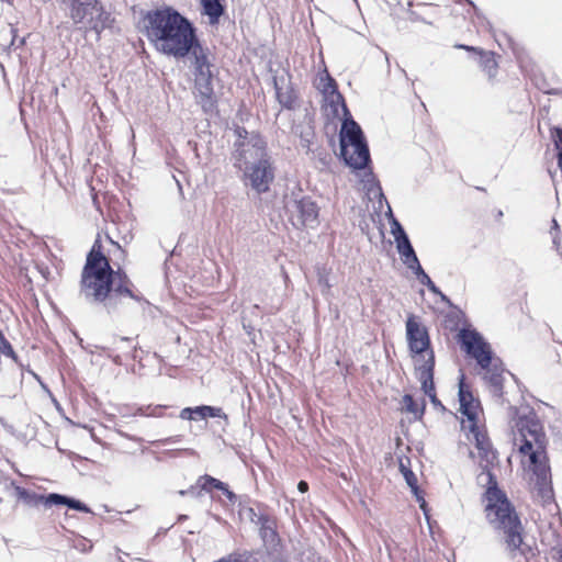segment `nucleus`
I'll return each mask as SVG.
<instances>
[{"label":"nucleus","mask_w":562,"mask_h":562,"mask_svg":"<svg viewBox=\"0 0 562 562\" xmlns=\"http://www.w3.org/2000/svg\"><path fill=\"white\" fill-rule=\"evenodd\" d=\"M477 483L486 486L484 493L486 519L505 544L506 551L512 558L525 554L529 547L524 546V527L507 495L499 490L496 476L493 473L477 475Z\"/></svg>","instance_id":"2"},{"label":"nucleus","mask_w":562,"mask_h":562,"mask_svg":"<svg viewBox=\"0 0 562 562\" xmlns=\"http://www.w3.org/2000/svg\"><path fill=\"white\" fill-rule=\"evenodd\" d=\"M48 502L57 506H67L77 512L91 513V509L82 502L63 494L49 493Z\"/></svg>","instance_id":"22"},{"label":"nucleus","mask_w":562,"mask_h":562,"mask_svg":"<svg viewBox=\"0 0 562 562\" xmlns=\"http://www.w3.org/2000/svg\"><path fill=\"white\" fill-rule=\"evenodd\" d=\"M406 336L411 352L419 356L416 360L417 367L427 359L430 340L426 328L420 326L414 315L408 316L406 321ZM431 352L434 353L432 350Z\"/></svg>","instance_id":"10"},{"label":"nucleus","mask_w":562,"mask_h":562,"mask_svg":"<svg viewBox=\"0 0 562 562\" xmlns=\"http://www.w3.org/2000/svg\"><path fill=\"white\" fill-rule=\"evenodd\" d=\"M548 93H549V94H557V93H558V91H549Z\"/></svg>","instance_id":"50"},{"label":"nucleus","mask_w":562,"mask_h":562,"mask_svg":"<svg viewBox=\"0 0 562 562\" xmlns=\"http://www.w3.org/2000/svg\"><path fill=\"white\" fill-rule=\"evenodd\" d=\"M319 284L324 288V290H329L330 284L325 276L319 274Z\"/></svg>","instance_id":"40"},{"label":"nucleus","mask_w":562,"mask_h":562,"mask_svg":"<svg viewBox=\"0 0 562 562\" xmlns=\"http://www.w3.org/2000/svg\"><path fill=\"white\" fill-rule=\"evenodd\" d=\"M273 85L278 102L285 109H292L295 102V94L290 85H284L283 81L280 85L278 78L273 79Z\"/></svg>","instance_id":"23"},{"label":"nucleus","mask_w":562,"mask_h":562,"mask_svg":"<svg viewBox=\"0 0 562 562\" xmlns=\"http://www.w3.org/2000/svg\"><path fill=\"white\" fill-rule=\"evenodd\" d=\"M457 48H461V49H465V50H469V52H481L477 48L473 47V46H469V45H463V44H460V45H457L456 46Z\"/></svg>","instance_id":"42"},{"label":"nucleus","mask_w":562,"mask_h":562,"mask_svg":"<svg viewBox=\"0 0 562 562\" xmlns=\"http://www.w3.org/2000/svg\"><path fill=\"white\" fill-rule=\"evenodd\" d=\"M404 479L407 485L411 487L413 494L416 496L418 501H422L420 507L425 509L426 503L423 496H420V491L417 485V477L412 470L404 471Z\"/></svg>","instance_id":"26"},{"label":"nucleus","mask_w":562,"mask_h":562,"mask_svg":"<svg viewBox=\"0 0 562 562\" xmlns=\"http://www.w3.org/2000/svg\"><path fill=\"white\" fill-rule=\"evenodd\" d=\"M111 22L112 20L110 13L104 11V9L95 0L93 5V14L90 15V19L88 20V26L99 34L101 31L109 27Z\"/></svg>","instance_id":"20"},{"label":"nucleus","mask_w":562,"mask_h":562,"mask_svg":"<svg viewBox=\"0 0 562 562\" xmlns=\"http://www.w3.org/2000/svg\"><path fill=\"white\" fill-rule=\"evenodd\" d=\"M295 226L315 227L318 223V207L310 198L294 200L291 205Z\"/></svg>","instance_id":"13"},{"label":"nucleus","mask_w":562,"mask_h":562,"mask_svg":"<svg viewBox=\"0 0 562 562\" xmlns=\"http://www.w3.org/2000/svg\"><path fill=\"white\" fill-rule=\"evenodd\" d=\"M112 283L113 269L108 258L100 250H97L94 245L88 254L82 269L80 294L86 301L104 303V306L110 310L114 307L111 296Z\"/></svg>","instance_id":"5"},{"label":"nucleus","mask_w":562,"mask_h":562,"mask_svg":"<svg viewBox=\"0 0 562 562\" xmlns=\"http://www.w3.org/2000/svg\"><path fill=\"white\" fill-rule=\"evenodd\" d=\"M297 490L301 493H305L308 490V484L305 481H300L299 484H297Z\"/></svg>","instance_id":"41"},{"label":"nucleus","mask_w":562,"mask_h":562,"mask_svg":"<svg viewBox=\"0 0 562 562\" xmlns=\"http://www.w3.org/2000/svg\"><path fill=\"white\" fill-rule=\"evenodd\" d=\"M458 338L461 348L467 355L475 359L480 368L491 364V360L494 358L491 346L476 329L462 328L458 334Z\"/></svg>","instance_id":"8"},{"label":"nucleus","mask_w":562,"mask_h":562,"mask_svg":"<svg viewBox=\"0 0 562 562\" xmlns=\"http://www.w3.org/2000/svg\"><path fill=\"white\" fill-rule=\"evenodd\" d=\"M376 192H378L380 199H384V194L382 192V188L379 184H376Z\"/></svg>","instance_id":"45"},{"label":"nucleus","mask_w":562,"mask_h":562,"mask_svg":"<svg viewBox=\"0 0 562 562\" xmlns=\"http://www.w3.org/2000/svg\"><path fill=\"white\" fill-rule=\"evenodd\" d=\"M150 408V405L148 406H139L136 408V411L132 415H139V416H148V411Z\"/></svg>","instance_id":"38"},{"label":"nucleus","mask_w":562,"mask_h":562,"mask_svg":"<svg viewBox=\"0 0 562 562\" xmlns=\"http://www.w3.org/2000/svg\"><path fill=\"white\" fill-rule=\"evenodd\" d=\"M132 286L133 283L125 272L121 271L120 269L117 271L113 270V283L111 290L112 300L115 296H128L137 302H145L142 296L133 292Z\"/></svg>","instance_id":"17"},{"label":"nucleus","mask_w":562,"mask_h":562,"mask_svg":"<svg viewBox=\"0 0 562 562\" xmlns=\"http://www.w3.org/2000/svg\"><path fill=\"white\" fill-rule=\"evenodd\" d=\"M552 138L554 142L555 149L558 150L557 159L558 165L562 167V128L554 127L552 128Z\"/></svg>","instance_id":"29"},{"label":"nucleus","mask_w":562,"mask_h":562,"mask_svg":"<svg viewBox=\"0 0 562 562\" xmlns=\"http://www.w3.org/2000/svg\"><path fill=\"white\" fill-rule=\"evenodd\" d=\"M237 136L234 143L232 158L234 167L243 172V181L257 194L266 193L274 180V167L267 151V144L256 133H249L244 127L235 130Z\"/></svg>","instance_id":"3"},{"label":"nucleus","mask_w":562,"mask_h":562,"mask_svg":"<svg viewBox=\"0 0 562 562\" xmlns=\"http://www.w3.org/2000/svg\"><path fill=\"white\" fill-rule=\"evenodd\" d=\"M517 428L519 437L515 438V443L519 452L528 458L533 497L542 505L550 504L553 501V488L542 426L533 418H519Z\"/></svg>","instance_id":"4"},{"label":"nucleus","mask_w":562,"mask_h":562,"mask_svg":"<svg viewBox=\"0 0 562 562\" xmlns=\"http://www.w3.org/2000/svg\"><path fill=\"white\" fill-rule=\"evenodd\" d=\"M321 90L326 95L331 106L340 105L344 114H349V110L346 105L345 99L337 89L336 81L326 74L325 78H321Z\"/></svg>","instance_id":"18"},{"label":"nucleus","mask_w":562,"mask_h":562,"mask_svg":"<svg viewBox=\"0 0 562 562\" xmlns=\"http://www.w3.org/2000/svg\"><path fill=\"white\" fill-rule=\"evenodd\" d=\"M199 483L202 484L204 491H210L211 488H216L218 491L225 490V484H226V483L220 481L218 479H215L207 474L200 476Z\"/></svg>","instance_id":"27"},{"label":"nucleus","mask_w":562,"mask_h":562,"mask_svg":"<svg viewBox=\"0 0 562 562\" xmlns=\"http://www.w3.org/2000/svg\"><path fill=\"white\" fill-rule=\"evenodd\" d=\"M469 454L472 459L474 458V453L472 451H470Z\"/></svg>","instance_id":"51"},{"label":"nucleus","mask_w":562,"mask_h":562,"mask_svg":"<svg viewBox=\"0 0 562 562\" xmlns=\"http://www.w3.org/2000/svg\"><path fill=\"white\" fill-rule=\"evenodd\" d=\"M419 282L427 286V289L432 292L434 294L440 295L442 301H448L447 296L439 290V288L432 282L430 277L426 274L422 279H419Z\"/></svg>","instance_id":"30"},{"label":"nucleus","mask_w":562,"mask_h":562,"mask_svg":"<svg viewBox=\"0 0 562 562\" xmlns=\"http://www.w3.org/2000/svg\"><path fill=\"white\" fill-rule=\"evenodd\" d=\"M558 562H562V548L558 551Z\"/></svg>","instance_id":"47"},{"label":"nucleus","mask_w":562,"mask_h":562,"mask_svg":"<svg viewBox=\"0 0 562 562\" xmlns=\"http://www.w3.org/2000/svg\"><path fill=\"white\" fill-rule=\"evenodd\" d=\"M403 408L406 412L413 414L415 418L419 419L424 415L425 402L423 401L422 404H419L412 395L405 394L403 396Z\"/></svg>","instance_id":"25"},{"label":"nucleus","mask_w":562,"mask_h":562,"mask_svg":"<svg viewBox=\"0 0 562 562\" xmlns=\"http://www.w3.org/2000/svg\"><path fill=\"white\" fill-rule=\"evenodd\" d=\"M0 484H3L4 487H7V488L12 487L14 491L15 497L29 507H37L40 505H43L45 507L53 506V503L48 502L49 494H47V495L37 494L31 490H27V488L16 485L13 481H11L8 477H4L2 475H0Z\"/></svg>","instance_id":"15"},{"label":"nucleus","mask_w":562,"mask_h":562,"mask_svg":"<svg viewBox=\"0 0 562 562\" xmlns=\"http://www.w3.org/2000/svg\"><path fill=\"white\" fill-rule=\"evenodd\" d=\"M121 562H124V561H121Z\"/></svg>","instance_id":"52"},{"label":"nucleus","mask_w":562,"mask_h":562,"mask_svg":"<svg viewBox=\"0 0 562 562\" xmlns=\"http://www.w3.org/2000/svg\"><path fill=\"white\" fill-rule=\"evenodd\" d=\"M389 207V220L391 225V234L394 237L396 243L397 252L403 261V263L409 269L413 270L414 267H417L419 259L412 246V243L406 234L405 229L401 225V223L394 217L390 205Z\"/></svg>","instance_id":"11"},{"label":"nucleus","mask_w":562,"mask_h":562,"mask_svg":"<svg viewBox=\"0 0 562 562\" xmlns=\"http://www.w3.org/2000/svg\"><path fill=\"white\" fill-rule=\"evenodd\" d=\"M181 496H188V493H186V490H181L178 492Z\"/></svg>","instance_id":"48"},{"label":"nucleus","mask_w":562,"mask_h":562,"mask_svg":"<svg viewBox=\"0 0 562 562\" xmlns=\"http://www.w3.org/2000/svg\"><path fill=\"white\" fill-rule=\"evenodd\" d=\"M223 0H201L202 12L205 14L212 25L220 22L221 16L225 12Z\"/></svg>","instance_id":"24"},{"label":"nucleus","mask_w":562,"mask_h":562,"mask_svg":"<svg viewBox=\"0 0 562 562\" xmlns=\"http://www.w3.org/2000/svg\"><path fill=\"white\" fill-rule=\"evenodd\" d=\"M214 562H243V560L237 554H228V555L223 557Z\"/></svg>","instance_id":"34"},{"label":"nucleus","mask_w":562,"mask_h":562,"mask_svg":"<svg viewBox=\"0 0 562 562\" xmlns=\"http://www.w3.org/2000/svg\"><path fill=\"white\" fill-rule=\"evenodd\" d=\"M400 470L402 472V474L404 475V471H407V470H411L409 468H407L403 462L400 463Z\"/></svg>","instance_id":"46"},{"label":"nucleus","mask_w":562,"mask_h":562,"mask_svg":"<svg viewBox=\"0 0 562 562\" xmlns=\"http://www.w3.org/2000/svg\"><path fill=\"white\" fill-rule=\"evenodd\" d=\"M144 23L145 35L155 48L177 60L199 41L193 23L171 7L148 11Z\"/></svg>","instance_id":"1"},{"label":"nucleus","mask_w":562,"mask_h":562,"mask_svg":"<svg viewBox=\"0 0 562 562\" xmlns=\"http://www.w3.org/2000/svg\"><path fill=\"white\" fill-rule=\"evenodd\" d=\"M180 59H187L189 63L196 102L205 113H212L216 109L217 101L214 93L215 72L210 49L204 47L199 40L187 53L179 56Z\"/></svg>","instance_id":"6"},{"label":"nucleus","mask_w":562,"mask_h":562,"mask_svg":"<svg viewBox=\"0 0 562 562\" xmlns=\"http://www.w3.org/2000/svg\"><path fill=\"white\" fill-rule=\"evenodd\" d=\"M340 157L352 169H363L370 162L369 147L360 125L350 113L345 114L340 133Z\"/></svg>","instance_id":"7"},{"label":"nucleus","mask_w":562,"mask_h":562,"mask_svg":"<svg viewBox=\"0 0 562 562\" xmlns=\"http://www.w3.org/2000/svg\"><path fill=\"white\" fill-rule=\"evenodd\" d=\"M481 54V65L484 70L487 71L490 77H493L496 72V61L492 54L480 52Z\"/></svg>","instance_id":"28"},{"label":"nucleus","mask_w":562,"mask_h":562,"mask_svg":"<svg viewBox=\"0 0 562 562\" xmlns=\"http://www.w3.org/2000/svg\"><path fill=\"white\" fill-rule=\"evenodd\" d=\"M95 0H86V1H74L70 9V18L74 23H82L87 22L90 19V15L93 14V5Z\"/></svg>","instance_id":"21"},{"label":"nucleus","mask_w":562,"mask_h":562,"mask_svg":"<svg viewBox=\"0 0 562 562\" xmlns=\"http://www.w3.org/2000/svg\"><path fill=\"white\" fill-rule=\"evenodd\" d=\"M162 406H150L148 416L158 417L161 415Z\"/></svg>","instance_id":"39"},{"label":"nucleus","mask_w":562,"mask_h":562,"mask_svg":"<svg viewBox=\"0 0 562 562\" xmlns=\"http://www.w3.org/2000/svg\"><path fill=\"white\" fill-rule=\"evenodd\" d=\"M187 518H188V517H187V515H180L178 519H179V520H184V519H187Z\"/></svg>","instance_id":"49"},{"label":"nucleus","mask_w":562,"mask_h":562,"mask_svg":"<svg viewBox=\"0 0 562 562\" xmlns=\"http://www.w3.org/2000/svg\"><path fill=\"white\" fill-rule=\"evenodd\" d=\"M481 369L484 371L483 379L487 383L493 396L502 397L505 373V369L503 368L502 361L498 358H492L491 364Z\"/></svg>","instance_id":"16"},{"label":"nucleus","mask_w":562,"mask_h":562,"mask_svg":"<svg viewBox=\"0 0 562 562\" xmlns=\"http://www.w3.org/2000/svg\"><path fill=\"white\" fill-rule=\"evenodd\" d=\"M204 412L206 418H227V415L221 407L204 405Z\"/></svg>","instance_id":"31"},{"label":"nucleus","mask_w":562,"mask_h":562,"mask_svg":"<svg viewBox=\"0 0 562 562\" xmlns=\"http://www.w3.org/2000/svg\"><path fill=\"white\" fill-rule=\"evenodd\" d=\"M434 369H435V355L430 351L424 363L416 367L418 380L422 384V390L435 406H441L440 401L437 398L434 383Z\"/></svg>","instance_id":"14"},{"label":"nucleus","mask_w":562,"mask_h":562,"mask_svg":"<svg viewBox=\"0 0 562 562\" xmlns=\"http://www.w3.org/2000/svg\"><path fill=\"white\" fill-rule=\"evenodd\" d=\"M412 271L416 276L418 281H419V279H422L423 277H425L427 274L420 263H418L417 267H414V269Z\"/></svg>","instance_id":"37"},{"label":"nucleus","mask_w":562,"mask_h":562,"mask_svg":"<svg viewBox=\"0 0 562 562\" xmlns=\"http://www.w3.org/2000/svg\"><path fill=\"white\" fill-rule=\"evenodd\" d=\"M468 430L469 439L473 440L477 450L479 467L482 470L477 475H486L487 473H492V468L498 461L497 451L493 448L487 435L482 431L479 426H474L473 429Z\"/></svg>","instance_id":"9"},{"label":"nucleus","mask_w":562,"mask_h":562,"mask_svg":"<svg viewBox=\"0 0 562 562\" xmlns=\"http://www.w3.org/2000/svg\"><path fill=\"white\" fill-rule=\"evenodd\" d=\"M221 491L226 495V497L228 498V501H229L232 504L236 503V501H237V495H236L233 491H231V490L228 488V485H227V484H225V490H221Z\"/></svg>","instance_id":"36"},{"label":"nucleus","mask_w":562,"mask_h":562,"mask_svg":"<svg viewBox=\"0 0 562 562\" xmlns=\"http://www.w3.org/2000/svg\"><path fill=\"white\" fill-rule=\"evenodd\" d=\"M204 488L201 483L198 482L196 485L190 486L188 490H186V493H188V496L199 498L203 495Z\"/></svg>","instance_id":"32"},{"label":"nucleus","mask_w":562,"mask_h":562,"mask_svg":"<svg viewBox=\"0 0 562 562\" xmlns=\"http://www.w3.org/2000/svg\"><path fill=\"white\" fill-rule=\"evenodd\" d=\"M459 412L467 417V423L462 422L463 429H473L477 426V416L481 409L479 400H476L472 392L464 383V375L462 374L459 380Z\"/></svg>","instance_id":"12"},{"label":"nucleus","mask_w":562,"mask_h":562,"mask_svg":"<svg viewBox=\"0 0 562 562\" xmlns=\"http://www.w3.org/2000/svg\"><path fill=\"white\" fill-rule=\"evenodd\" d=\"M193 416L198 419H206L205 412H204V405L195 406L193 407Z\"/></svg>","instance_id":"35"},{"label":"nucleus","mask_w":562,"mask_h":562,"mask_svg":"<svg viewBox=\"0 0 562 562\" xmlns=\"http://www.w3.org/2000/svg\"><path fill=\"white\" fill-rule=\"evenodd\" d=\"M553 245L557 247V249L559 250V245H560V238H559V235L555 234L553 235Z\"/></svg>","instance_id":"44"},{"label":"nucleus","mask_w":562,"mask_h":562,"mask_svg":"<svg viewBox=\"0 0 562 562\" xmlns=\"http://www.w3.org/2000/svg\"><path fill=\"white\" fill-rule=\"evenodd\" d=\"M180 418L181 419H188V420H196V417L193 416V407H186L180 412Z\"/></svg>","instance_id":"33"},{"label":"nucleus","mask_w":562,"mask_h":562,"mask_svg":"<svg viewBox=\"0 0 562 562\" xmlns=\"http://www.w3.org/2000/svg\"><path fill=\"white\" fill-rule=\"evenodd\" d=\"M251 519L260 527V535L265 542L273 543L277 539L274 521L267 515H257L252 508L249 509Z\"/></svg>","instance_id":"19"},{"label":"nucleus","mask_w":562,"mask_h":562,"mask_svg":"<svg viewBox=\"0 0 562 562\" xmlns=\"http://www.w3.org/2000/svg\"><path fill=\"white\" fill-rule=\"evenodd\" d=\"M550 233L552 235H555V234L559 235V224H558V222L555 220H552V227H551Z\"/></svg>","instance_id":"43"}]
</instances>
